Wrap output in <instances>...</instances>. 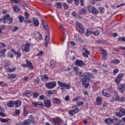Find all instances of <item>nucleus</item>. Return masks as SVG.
<instances>
[{
	"instance_id": "1",
	"label": "nucleus",
	"mask_w": 125,
	"mask_h": 125,
	"mask_svg": "<svg viewBox=\"0 0 125 125\" xmlns=\"http://www.w3.org/2000/svg\"><path fill=\"white\" fill-rule=\"evenodd\" d=\"M83 78L82 79V85H84L85 88L89 86V81L90 79H93L94 75L91 73L84 72L83 74Z\"/></svg>"
},
{
	"instance_id": "2",
	"label": "nucleus",
	"mask_w": 125,
	"mask_h": 125,
	"mask_svg": "<svg viewBox=\"0 0 125 125\" xmlns=\"http://www.w3.org/2000/svg\"><path fill=\"white\" fill-rule=\"evenodd\" d=\"M0 20H2L4 24L8 23L9 25L12 24V22H13V18L10 17V15L9 14H6L4 17L1 18Z\"/></svg>"
},
{
	"instance_id": "3",
	"label": "nucleus",
	"mask_w": 125,
	"mask_h": 125,
	"mask_svg": "<svg viewBox=\"0 0 125 125\" xmlns=\"http://www.w3.org/2000/svg\"><path fill=\"white\" fill-rule=\"evenodd\" d=\"M58 84L59 86H61L62 91H65V89H70L71 88V84L70 83H65L61 82V81H58Z\"/></svg>"
},
{
	"instance_id": "4",
	"label": "nucleus",
	"mask_w": 125,
	"mask_h": 125,
	"mask_svg": "<svg viewBox=\"0 0 125 125\" xmlns=\"http://www.w3.org/2000/svg\"><path fill=\"white\" fill-rule=\"evenodd\" d=\"M56 82L52 81L46 83L45 84V86L49 89H52V88H54V87L56 86Z\"/></svg>"
},
{
	"instance_id": "5",
	"label": "nucleus",
	"mask_w": 125,
	"mask_h": 125,
	"mask_svg": "<svg viewBox=\"0 0 125 125\" xmlns=\"http://www.w3.org/2000/svg\"><path fill=\"white\" fill-rule=\"evenodd\" d=\"M113 101H120V96L118 95V92L117 91L114 92L113 96L111 97L110 102H113Z\"/></svg>"
},
{
	"instance_id": "6",
	"label": "nucleus",
	"mask_w": 125,
	"mask_h": 125,
	"mask_svg": "<svg viewBox=\"0 0 125 125\" xmlns=\"http://www.w3.org/2000/svg\"><path fill=\"white\" fill-rule=\"evenodd\" d=\"M30 46H31V44L26 43L24 45H21V49L25 52H29V51H30Z\"/></svg>"
},
{
	"instance_id": "7",
	"label": "nucleus",
	"mask_w": 125,
	"mask_h": 125,
	"mask_svg": "<svg viewBox=\"0 0 125 125\" xmlns=\"http://www.w3.org/2000/svg\"><path fill=\"white\" fill-rule=\"evenodd\" d=\"M88 10L89 12L91 13H93V14H98V11H97V9L92 6H90L88 7Z\"/></svg>"
},
{
	"instance_id": "8",
	"label": "nucleus",
	"mask_w": 125,
	"mask_h": 125,
	"mask_svg": "<svg viewBox=\"0 0 125 125\" xmlns=\"http://www.w3.org/2000/svg\"><path fill=\"white\" fill-rule=\"evenodd\" d=\"M115 115L117 117H119V118H122L123 116L125 115V109L124 108L120 109L119 112H115Z\"/></svg>"
},
{
	"instance_id": "9",
	"label": "nucleus",
	"mask_w": 125,
	"mask_h": 125,
	"mask_svg": "<svg viewBox=\"0 0 125 125\" xmlns=\"http://www.w3.org/2000/svg\"><path fill=\"white\" fill-rule=\"evenodd\" d=\"M75 66H79V67H83V66H84L85 65V63H83V61L80 60H77L75 62Z\"/></svg>"
},
{
	"instance_id": "10",
	"label": "nucleus",
	"mask_w": 125,
	"mask_h": 125,
	"mask_svg": "<svg viewBox=\"0 0 125 125\" xmlns=\"http://www.w3.org/2000/svg\"><path fill=\"white\" fill-rule=\"evenodd\" d=\"M76 26L79 31H81V32L83 34L84 33V28H83V26L80 22H77Z\"/></svg>"
},
{
	"instance_id": "11",
	"label": "nucleus",
	"mask_w": 125,
	"mask_h": 125,
	"mask_svg": "<svg viewBox=\"0 0 125 125\" xmlns=\"http://www.w3.org/2000/svg\"><path fill=\"white\" fill-rule=\"evenodd\" d=\"M125 84H118L117 86V89L120 92L123 93L125 91Z\"/></svg>"
},
{
	"instance_id": "12",
	"label": "nucleus",
	"mask_w": 125,
	"mask_h": 125,
	"mask_svg": "<svg viewBox=\"0 0 125 125\" xmlns=\"http://www.w3.org/2000/svg\"><path fill=\"white\" fill-rule=\"evenodd\" d=\"M44 106L46 107V108H50V107H51V101L50 100H45L44 101Z\"/></svg>"
},
{
	"instance_id": "13",
	"label": "nucleus",
	"mask_w": 125,
	"mask_h": 125,
	"mask_svg": "<svg viewBox=\"0 0 125 125\" xmlns=\"http://www.w3.org/2000/svg\"><path fill=\"white\" fill-rule=\"evenodd\" d=\"M11 52H13L15 55L17 56V58H20V57H21V51H15V50L14 49H12L11 50Z\"/></svg>"
},
{
	"instance_id": "14",
	"label": "nucleus",
	"mask_w": 125,
	"mask_h": 125,
	"mask_svg": "<svg viewBox=\"0 0 125 125\" xmlns=\"http://www.w3.org/2000/svg\"><path fill=\"white\" fill-rule=\"evenodd\" d=\"M102 93L104 96H105L106 97H110V96H111L110 91L107 89L103 90Z\"/></svg>"
},
{
	"instance_id": "15",
	"label": "nucleus",
	"mask_w": 125,
	"mask_h": 125,
	"mask_svg": "<svg viewBox=\"0 0 125 125\" xmlns=\"http://www.w3.org/2000/svg\"><path fill=\"white\" fill-rule=\"evenodd\" d=\"M55 92H56L55 90H49L46 91L45 93L47 96L50 97L51 96V95L55 94Z\"/></svg>"
},
{
	"instance_id": "16",
	"label": "nucleus",
	"mask_w": 125,
	"mask_h": 125,
	"mask_svg": "<svg viewBox=\"0 0 125 125\" xmlns=\"http://www.w3.org/2000/svg\"><path fill=\"white\" fill-rule=\"evenodd\" d=\"M83 50H84L85 51V52L83 53V56L86 58H88V55H90V53H89V51L85 48H83Z\"/></svg>"
},
{
	"instance_id": "17",
	"label": "nucleus",
	"mask_w": 125,
	"mask_h": 125,
	"mask_svg": "<svg viewBox=\"0 0 125 125\" xmlns=\"http://www.w3.org/2000/svg\"><path fill=\"white\" fill-rule=\"evenodd\" d=\"M33 23L35 27H39L40 25V21L37 18H34L33 19Z\"/></svg>"
},
{
	"instance_id": "18",
	"label": "nucleus",
	"mask_w": 125,
	"mask_h": 125,
	"mask_svg": "<svg viewBox=\"0 0 125 125\" xmlns=\"http://www.w3.org/2000/svg\"><path fill=\"white\" fill-rule=\"evenodd\" d=\"M112 123H114V125H121V123H122V121H119V119L117 118L116 117H115L112 119Z\"/></svg>"
},
{
	"instance_id": "19",
	"label": "nucleus",
	"mask_w": 125,
	"mask_h": 125,
	"mask_svg": "<svg viewBox=\"0 0 125 125\" xmlns=\"http://www.w3.org/2000/svg\"><path fill=\"white\" fill-rule=\"evenodd\" d=\"M53 121L55 125H60V123H61L62 121L61 119L59 118H54Z\"/></svg>"
},
{
	"instance_id": "20",
	"label": "nucleus",
	"mask_w": 125,
	"mask_h": 125,
	"mask_svg": "<svg viewBox=\"0 0 125 125\" xmlns=\"http://www.w3.org/2000/svg\"><path fill=\"white\" fill-rule=\"evenodd\" d=\"M93 33V29L91 28H88L85 35L86 37H88V36H90L91 34Z\"/></svg>"
},
{
	"instance_id": "21",
	"label": "nucleus",
	"mask_w": 125,
	"mask_h": 125,
	"mask_svg": "<svg viewBox=\"0 0 125 125\" xmlns=\"http://www.w3.org/2000/svg\"><path fill=\"white\" fill-rule=\"evenodd\" d=\"M32 124V120L30 119L25 120L21 125H30Z\"/></svg>"
},
{
	"instance_id": "22",
	"label": "nucleus",
	"mask_w": 125,
	"mask_h": 125,
	"mask_svg": "<svg viewBox=\"0 0 125 125\" xmlns=\"http://www.w3.org/2000/svg\"><path fill=\"white\" fill-rule=\"evenodd\" d=\"M42 24L44 28L45 29V30H46V31H47V32H48L49 29H48V25H47V23H46V21H44L43 19H42Z\"/></svg>"
},
{
	"instance_id": "23",
	"label": "nucleus",
	"mask_w": 125,
	"mask_h": 125,
	"mask_svg": "<svg viewBox=\"0 0 125 125\" xmlns=\"http://www.w3.org/2000/svg\"><path fill=\"white\" fill-rule=\"evenodd\" d=\"M5 51H6V49H4L0 51V57L1 58H4L5 57Z\"/></svg>"
},
{
	"instance_id": "24",
	"label": "nucleus",
	"mask_w": 125,
	"mask_h": 125,
	"mask_svg": "<svg viewBox=\"0 0 125 125\" xmlns=\"http://www.w3.org/2000/svg\"><path fill=\"white\" fill-rule=\"evenodd\" d=\"M104 123L107 125H111L113 124V120L111 118H106L104 120Z\"/></svg>"
},
{
	"instance_id": "25",
	"label": "nucleus",
	"mask_w": 125,
	"mask_h": 125,
	"mask_svg": "<svg viewBox=\"0 0 125 125\" xmlns=\"http://www.w3.org/2000/svg\"><path fill=\"white\" fill-rule=\"evenodd\" d=\"M17 77V74H13L12 73H10L8 74V78L10 80H12L15 79Z\"/></svg>"
},
{
	"instance_id": "26",
	"label": "nucleus",
	"mask_w": 125,
	"mask_h": 125,
	"mask_svg": "<svg viewBox=\"0 0 125 125\" xmlns=\"http://www.w3.org/2000/svg\"><path fill=\"white\" fill-rule=\"evenodd\" d=\"M53 101L54 102V103H55V104H61V100L56 98H54L53 99Z\"/></svg>"
},
{
	"instance_id": "27",
	"label": "nucleus",
	"mask_w": 125,
	"mask_h": 125,
	"mask_svg": "<svg viewBox=\"0 0 125 125\" xmlns=\"http://www.w3.org/2000/svg\"><path fill=\"white\" fill-rule=\"evenodd\" d=\"M6 105L7 107H10V108H13V107H14V103H13V101H11L8 103H7Z\"/></svg>"
},
{
	"instance_id": "28",
	"label": "nucleus",
	"mask_w": 125,
	"mask_h": 125,
	"mask_svg": "<svg viewBox=\"0 0 125 125\" xmlns=\"http://www.w3.org/2000/svg\"><path fill=\"white\" fill-rule=\"evenodd\" d=\"M26 64H27V67L29 69H34V67L33 66V65L32 64V62H31L28 61V60L26 61Z\"/></svg>"
},
{
	"instance_id": "29",
	"label": "nucleus",
	"mask_w": 125,
	"mask_h": 125,
	"mask_svg": "<svg viewBox=\"0 0 125 125\" xmlns=\"http://www.w3.org/2000/svg\"><path fill=\"white\" fill-rule=\"evenodd\" d=\"M50 64V67L51 68H52V69H53V68L55 67L56 63L53 59H51Z\"/></svg>"
},
{
	"instance_id": "30",
	"label": "nucleus",
	"mask_w": 125,
	"mask_h": 125,
	"mask_svg": "<svg viewBox=\"0 0 125 125\" xmlns=\"http://www.w3.org/2000/svg\"><path fill=\"white\" fill-rule=\"evenodd\" d=\"M23 96H26V97H30L31 96V91L27 90L25 93H23Z\"/></svg>"
},
{
	"instance_id": "31",
	"label": "nucleus",
	"mask_w": 125,
	"mask_h": 125,
	"mask_svg": "<svg viewBox=\"0 0 125 125\" xmlns=\"http://www.w3.org/2000/svg\"><path fill=\"white\" fill-rule=\"evenodd\" d=\"M80 14H82V15L83 14H85L86 13V8H82L81 10H80Z\"/></svg>"
},
{
	"instance_id": "32",
	"label": "nucleus",
	"mask_w": 125,
	"mask_h": 125,
	"mask_svg": "<svg viewBox=\"0 0 125 125\" xmlns=\"http://www.w3.org/2000/svg\"><path fill=\"white\" fill-rule=\"evenodd\" d=\"M72 108H75L74 109H73L75 114H77V113H79V112H80V108H78L77 105H73Z\"/></svg>"
},
{
	"instance_id": "33",
	"label": "nucleus",
	"mask_w": 125,
	"mask_h": 125,
	"mask_svg": "<svg viewBox=\"0 0 125 125\" xmlns=\"http://www.w3.org/2000/svg\"><path fill=\"white\" fill-rule=\"evenodd\" d=\"M96 102L98 105H101V104H102V99L100 97L97 98Z\"/></svg>"
},
{
	"instance_id": "34",
	"label": "nucleus",
	"mask_w": 125,
	"mask_h": 125,
	"mask_svg": "<svg viewBox=\"0 0 125 125\" xmlns=\"http://www.w3.org/2000/svg\"><path fill=\"white\" fill-rule=\"evenodd\" d=\"M13 9L14 10V11H15V12H19V11H20V10H21V9L20 8V7H19V6L16 5L13 7Z\"/></svg>"
},
{
	"instance_id": "35",
	"label": "nucleus",
	"mask_w": 125,
	"mask_h": 125,
	"mask_svg": "<svg viewBox=\"0 0 125 125\" xmlns=\"http://www.w3.org/2000/svg\"><path fill=\"white\" fill-rule=\"evenodd\" d=\"M21 101H19V100H17L15 101V105H16V107H20V106H21Z\"/></svg>"
},
{
	"instance_id": "36",
	"label": "nucleus",
	"mask_w": 125,
	"mask_h": 125,
	"mask_svg": "<svg viewBox=\"0 0 125 125\" xmlns=\"http://www.w3.org/2000/svg\"><path fill=\"white\" fill-rule=\"evenodd\" d=\"M100 52L103 55H107V51H106V50H105L104 49H101Z\"/></svg>"
},
{
	"instance_id": "37",
	"label": "nucleus",
	"mask_w": 125,
	"mask_h": 125,
	"mask_svg": "<svg viewBox=\"0 0 125 125\" xmlns=\"http://www.w3.org/2000/svg\"><path fill=\"white\" fill-rule=\"evenodd\" d=\"M119 49H122V50H125V47H123L121 46L119 48H115L114 49V50H115V51H119Z\"/></svg>"
},
{
	"instance_id": "38",
	"label": "nucleus",
	"mask_w": 125,
	"mask_h": 125,
	"mask_svg": "<svg viewBox=\"0 0 125 125\" xmlns=\"http://www.w3.org/2000/svg\"><path fill=\"white\" fill-rule=\"evenodd\" d=\"M19 20L20 23H23V21H24V17L21 15L19 16Z\"/></svg>"
},
{
	"instance_id": "39",
	"label": "nucleus",
	"mask_w": 125,
	"mask_h": 125,
	"mask_svg": "<svg viewBox=\"0 0 125 125\" xmlns=\"http://www.w3.org/2000/svg\"><path fill=\"white\" fill-rule=\"evenodd\" d=\"M8 57H10V58H13L14 57V55L13 53H11V51L10 52H9L7 54Z\"/></svg>"
},
{
	"instance_id": "40",
	"label": "nucleus",
	"mask_w": 125,
	"mask_h": 125,
	"mask_svg": "<svg viewBox=\"0 0 125 125\" xmlns=\"http://www.w3.org/2000/svg\"><path fill=\"white\" fill-rule=\"evenodd\" d=\"M112 62L114 63V64H119V63H120V61H119V59H114L112 61Z\"/></svg>"
},
{
	"instance_id": "41",
	"label": "nucleus",
	"mask_w": 125,
	"mask_h": 125,
	"mask_svg": "<svg viewBox=\"0 0 125 125\" xmlns=\"http://www.w3.org/2000/svg\"><path fill=\"white\" fill-rule=\"evenodd\" d=\"M33 95L35 98H37L40 96V94H39L38 92H34L33 93Z\"/></svg>"
},
{
	"instance_id": "42",
	"label": "nucleus",
	"mask_w": 125,
	"mask_h": 125,
	"mask_svg": "<svg viewBox=\"0 0 125 125\" xmlns=\"http://www.w3.org/2000/svg\"><path fill=\"white\" fill-rule=\"evenodd\" d=\"M68 113L70 115V116H74V114H76L75 113L73 109H71V110H70L69 111H68Z\"/></svg>"
},
{
	"instance_id": "43",
	"label": "nucleus",
	"mask_w": 125,
	"mask_h": 125,
	"mask_svg": "<svg viewBox=\"0 0 125 125\" xmlns=\"http://www.w3.org/2000/svg\"><path fill=\"white\" fill-rule=\"evenodd\" d=\"M80 99H81V97L79 96H77L73 99V101H78V100H80Z\"/></svg>"
},
{
	"instance_id": "44",
	"label": "nucleus",
	"mask_w": 125,
	"mask_h": 125,
	"mask_svg": "<svg viewBox=\"0 0 125 125\" xmlns=\"http://www.w3.org/2000/svg\"><path fill=\"white\" fill-rule=\"evenodd\" d=\"M99 9L101 13H103L105 11V9H104V8H103V7H100L99 8Z\"/></svg>"
},
{
	"instance_id": "45",
	"label": "nucleus",
	"mask_w": 125,
	"mask_h": 125,
	"mask_svg": "<svg viewBox=\"0 0 125 125\" xmlns=\"http://www.w3.org/2000/svg\"><path fill=\"white\" fill-rule=\"evenodd\" d=\"M83 104H84L83 103V101H79V102H77V106H82V105H83Z\"/></svg>"
},
{
	"instance_id": "46",
	"label": "nucleus",
	"mask_w": 125,
	"mask_h": 125,
	"mask_svg": "<svg viewBox=\"0 0 125 125\" xmlns=\"http://www.w3.org/2000/svg\"><path fill=\"white\" fill-rule=\"evenodd\" d=\"M24 15L25 17V20L29 19V13H28L27 12H25L24 13Z\"/></svg>"
},
{
	"instance_id": "47",
	"label": "nucleus",
	"mask_w": 125,
	"mask_h": 125,
	"mask_svg": "<svg viewBox=\"0 0 125 125\" xmlns=\"http://www.w3.org/2000/svg\"><path fill=\"white\" fill-rule=\"evenodd\" d=\"M121 80H122V79L117 77V78L115 79V82L117 84H119V83H120Z\"/></svg>"
},
{
	"instance_id": "48",
	"label": "nucleus",
	"mask_w": 125,
	"mask_h": 125,
	"mask_svg": "<svg viewBox=\"0 0 125 125\" xmlns=\"http://www.w3.org/2000/svg\"><path fill=\"white\" fill-rule=\"evenodd\" d=\"M93 34L94 36H96L100 35V33L98 32V31H93Z\"/></svg>"
},
{
	"instance_id": "49",
	"label": "nucleus",
	"mask_w": 125,
	"mask_h": 125,
	"mask_svg": "<svg viewBox=\"0 0 125 125\" xmlns=\"http://www.w3.org/2000/svg\"><path fill=\"white\" fill-rule=\"evenodd\" d=\"M117 73H119V69L116 68L113 71V74L115 76Z\"/></svg>"
},
{
	"instance_id": "50",
	"label": "nucleus",
	"mask_w": 125,
	"mask_h": 125,
	"mask_svg": "<svg viewBox=\"0 0 125 125\" xmlns=\"http://www.w3.org/2000/svg\"><path fill=\"white\" fill-rule=\"evenodd\" d=\"M118 41L120 42H125V37H120L118 39Z\"/></svg>"
},
{
	"instance_id": "51",
	"label": "nucleus",
	"mask_w": 125,
	"mask_h": 125,
	"mask_svg": "<svg viewBox=\"0 0 125 125\" xmlns=\"http://www.w3.org/2000/svg\"><path fill=\"white\" fill-rule=\"evenodd\" d=\"M34 83H40V78L37 77L34 80Z\"/></svg>"
},
{
	"instance_id": "52",
	"label": "nucleus",
	"mask_w": 125,
	"mask_h": 125,
	"mask_svg": "<svg viewBox=\"0 0 125 125\" xmlns=\"http://www.w3.org/2000/svg\"><path fill=\"white\" fill-rule=\"evenodd\" d=\"M15 70H16V68H9L8 72H10V73H12V72H14Z\"/></svg>"
},
{
	"instance_id": "53",
	"label": "nucleus",
	"mask_w": 125,
	"mask_h": 125,
	"mask_svg": "<svg viewBox=\"0 0 125 125\" xmlns=\"http://www.w3.org/2000/svg\"><path fill=\"white\" fill-rule=\"evenodd\" d=\"M10 1L13 3H18V2L20 1V0H10Z\"/></svg>"
},
{
	"instance_id": "54",
	"label": "nucleus",
	"mask_w": 125,
	"mask_h": 125,
	"mask_svg": "<svg viewBox=\"0 0 125 125\" xmlns=\"http://www.w3.org/2000/svg\"><path fill=\"white\" fill-rule=\"evenodd\" d=\"M57 7L58 8H61L62 7V4L60 2L57 3Z\"/></svg>"
},
{
	"instance_id": "55",
	"label": "nucleus",
	"mask_w": 125,
	"mask_h": 125,
	"mask_svg": "<svg viewBox=\"0 0 125 125\" xmlns=\"http://www.w3.org/2000/svg\"><path fill=\"white\" fill-rule=\"evenodd\" d=\"M65 101H69L70 100V96L66 95L64 98Z\"/></svg>"
},
{
	"instance_id": "56",
	"label": "nucleus",
	"mask_w": 125,
	"mask_h": 125,
	"mask_svg": "<svg viewBox=\"0 0 125 125\" xmlns=\"http://www.w3.org/2000/svg\"><path fill=\"white\" fill-rule=\"evenodd\" d=\"M73 70L74 71H75V72H77L79 71V70H80V68H79V67L77 66H74L73 67Z\"/></svg>"
},
{
	"instance_id": "57",
	"label": "nucleus",
	"mask_w": 125,
	"mask_h": 125,
	"mask_svg": "<svg viewBox=\"0 0 125 125\" xmlns=\"http://www.w3.org/2000/svg\"><path fill=\"white\" fill-rule=\"evenodd\" d=\"M19 29V28L18 26H15V27L13 28L12 32L14 33V32H16V31H18V30Z\"/></svg>"
},
{
	"instance_id": "58",
	"label": "nucleus",
	"mask_w": 125,
	"mask_h": 125,
	"mask_svg": "<svg viewBox=\"0 0 125 125\" xmlns=\"http://www.w3.org/2000/svg\"><path fill=\"white\" fill-rule=\"evenodd\" d=\"M37 103L38 106H41V107H42L43 106V104L42 103V102H37Z\"/></svg>"
},
{
	"instance_id": "59",
	"label": "nucleus",
	"mask_w": 125,
	"mask_h": 125,
	"mask_svg": "<svg viewBox=\"0 0 125 125\" xmlns=\"http://www.w3.org/2000/svg\"><path fill=\"white\" fill-rule=\"evenodd\" d=\"M74 1L76 5H79V4H80V0H74Z\"/></svg>"
},
{
	"instance_id": "60",
	"label": "nucleus",
	"mask_w": 125,
	"mask_h": 125,
	"mask_svg": "<svg viewBox=\"0 0 125 125\" xmlns=\"http://www.w3.org/2000/svg\"><path fill=\"white\" fill-rule=\"evenodd\" d=\"M29 114V112L27 111H25V109H23V116H26Z\"/></svg>"
},
{
	"instance_id": "61",
	"label": "nucleus",
	"mask_w": 125,
	"mask_h": 125,
	"mask_svg": "<svg viewBox=\"0 0 125 125\" xmlns=\"http://www.w3.org/2000/svg\"><path fill=\"white\" fill-rule=\"evenodd\" d=\"M121 101V102H125V97H122L121 98V99H120V101Z\"/></svg>"
},
{
	"instance_id": "62",
	"label": "nucleus",
	"mask_w": 125,
	"mask_h": 125,
	"mask_svg": "<svg viewBox=\"0 0 125 125\" xmlns=\"http://www.w3.org/2000/svg\"><path fill=\"white\" fill-rule=\"evenodd\" d=\"M32 104L34 106V107L38 106V102H34L33 103H32Z\"/></svg>"
},
{
	"instance_id": "63",
	"label": "nucleus",
	"mask_w": 125,
	"mask_h": 125,
	"mask_svg": "<svg viewBox=\"0 0 125 125\" xmlns=\"http://www.w3.org/2000/svg\"><path fill=\"white\" fill-rule=\"evenodd\" d=\"M0 121L2 123H7V121L5 119L1 118Z\"/></svg>"
},
{
	"instance_id": "64",
	"label": "nucleus",
	"mask_w": 125,
	"mask_h": 125,
	"mask_svg": "<svg viewBox=\"0 0 125 125\" xmlns=\"http://www.w3.org/2000/svg\"><path fill=\"white\" fill-rule=\"evenodd\" d=\"M15 114L16 115H19L20 114V110L17 109L15 110Z\"/></svg>"
}]
</instances>
